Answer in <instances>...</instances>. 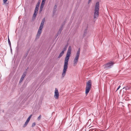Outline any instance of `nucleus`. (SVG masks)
Segmentation results:
<instances>
[{"mask_svg":"<svg viewBox=\"0 0 131 131\" xmlns=\"http://www.w3.org/2000/svg\"><path fill=\"white\" fill-rule=\"evenodd\" d=\"M71 46L69 47L67 53L66 57L64 60V63L63 66V71L62 74V78L64 77L65 75L66 72L68 67V63L69 57L70 56L71 53Z\"/></svg>","mask_w":131,"mask_h":131,"instance_id":"1","label":"nucleus"},{"mask_svg":"<svg viewBox=\"0 0 131 131\" xmlns=\"http://www.w3.org/2000/svg\"><path fill=\"white\" fill-rule=\"evenodd\" d=\"M45 21V18H44L42 19L37 34L36 36V39H38L41 34L42 30L43 27L44 23Z\"/></svg>","mask_w":131,"mask_h":131,"instance_id":"2","label":"nucleus"},{"mask_svg":"<svg viewBox=\"0 0 131 131\" xmlns=\"http://www.w3.org/2000/svg\"><path fill=\"white\" fill-rule=\"evenodd\" d=\"M99 2H97L96 4L94 16V19H97L99 15Z\"/></svg>","mask_w":131,"mask_h":131,"instance_id":"3","label":"nucleus"},{"mask_svg":"<svg viewBox=\"0 0 131 131\" xmlns=\"http://www.w3.org/2000/svg\"><path fill=\"white\" fill-rule=\"evenodd\" d=\"M80 49L79 48L77 51L76 56L73 61L74 66H75L77 64L80 55Z\"/></svg>","mask_w":131,"mask_h":131,"instance_id":"4","label":"nucleus"},{"mask_svg":"<svg viewBox=\"0 0 131 131\" xmlns=\"http://www.w3.org/2000/svg\"><path fill=\"white\" fill-rule=\"evenodd\" d=\"M92 86V83L91 81L89 80L87 83L86 87L85 94L86 95L88 94Z\"/></svg>","mask_w":131,"mask_h":131,"instance_id":"5","label":"nucleus"},{"mask_svg":"<svg viewBox=\"0 0 131 131\" xmlns=\"http://www.w3.org/2000/svg\"><path fill=\"white\" fill-rule=\"evenodd\" d=\"M114 64L113 62L110 61L104 65V68H110Z\"/></svg>","mask_w":131,"mask_h":131,"instance_id":"6","label":"nucleus"},{"mask_svg":"<svg viewBox=\"0 0 131 131\" xmlns=\"http://www.w3.org/2000/svg\"><path fill=\"white\" fill-rule=\"evenodd\" d=\"M54 93V98L56 99H58L59 96V94L58 89L56 88L55 89Z\"/></svg>","mask_w":131,"mask_h":131,"instance_id":"7","label":"nucleus"},{"mask_svg":"<svg viewBox=\"0 0 131 131\" xmlns=\"http://www.w3.org/2000/svg\"><path fill=\"white\" fill-rule=\"evenodd\" d=\"M31 116H32V115H31L27 119V120L26 121V122L25 123V124H24V125L23 126V127H25L27 126V125L28 124V123L29 122V121L31 117Z\"/></svg>","mask_w":131,"mask_h":131,"instance_id":"8","label":"nucleus"},{"mask_svg":"<svg viewBox=\"0 0 131 131\" xmlns=\"http://www.w3.org/2000/svg\"><path fill=\"white\" fill-rule=\"evenodd\" d=\"M26 74V72H24L23 73V75L20 80L19 83H20L22 82L23 81L24 78L25 77Z\"/></svg>","mask_w":131,"mask_h":131,"instance_id":"9","label":"nucleus"},{"mask_svg":"<svg viewBox=\"0 0 131 131\" xmlns=\"http://www.w3.org/2000/svg\"><path fill=\"white\" fill-rule=\"evenodd\" d=\"M64 52L63 51H62L59 54V56H58V58H60L64 54Z\"/></svg>","mask_w":131,"mask_h":131,"instance_id":"10","label":"nucleus"},{"mask_svg":"<svg viewBox=\"0 0 131 131\" xmlns=\"http://www.w3.org/2000/svg\"><path fill=\"white\" fill-rule=\"evenodd\" d=\"M45 1L42 0L40 6L43 7L44 5L45 4Z\"/></svg>","mask_w":131,"mask_h":131,"instance_id":"11","label":"nucleus"},{"mask_svg":"<svg viewBox=\"0 0 131 131\" xmlns=\"http://www.w3.org/2000/svg\"><path fill=\"white\" fill-rule=\"evenodd\" d=\"M39 9V7H36L34 10V12L38 13V11Z\"/></svg>","mask_w":131,"mask_h":131,"instance_id":"12","label":"nucleus"},{"mask_svg":"<svg viewBox=\"0 0 131 131\" xmlns=\"http://www.w3.org/2000/svg\"><path fill=\"white\" fill-rule=\"evenodd\" d=\"M37 13L34 12V14H33L32 18H35L36 17Z\"/></svg>","mask_w":131,"mask_h":131,"instance_id":"13","label":"nucleus"},{"mask_svg":"<svg viewBox=\"0 0 131 131\" xmlns=\"http://www.w3.org/2000/svg\"><path fill=\"white\" fill-rule=\"evenodd\" d=\"M8 44L9 45V46H10V47L11 48V43H10V40H9V38L8 37Z\"/></svg>","mask_w":131,"mask_h":131,"instance_id":"14","label":"nucleus"},{"mask_svg":"<svg viewBox=\"0 0 131 131\" xmlns=\"http://www.w3.org/2000/svg\"><path fill=\"white\" fill-rule=\"evenodd\" d=\"M40 3V1H38L36 5V7H39Z\"/></svg>","mask_w":131,"mask_h":131,"instance_id":"15","label":"nucleus"},{"mask_svg":"<svg viewBox=\"0 0 131 131\" xmlns=\"http://www.w3.org/2000/svg\"><path fill=\"white\" fill-rule=\"evenodd\" d=\"M43 7H42V6H40V13H41L42 11V10L43 9Z\"/></svg>","mask_w":131,"mask_h":131,"instance_id":"16","label":"nucleus"},{"mask_svg":"<svg viewBox=\"0 0 131 131\" xmlns=\"http://www.w3.org/2000/svg\"><path fill=\"white\" fill-rule=\"evenodd\" d=\"M63 25H62L61 27L60 28L59 30L61 32L63 29Z\"/></svg>","mask_w":131,"mask_h":131,"instance_id":"17","label":"nucleus"},{"mask_svg":"<svg viewBox=\"0 0 131 131\" xmlns=\"http://www.w3.org/2000/svg\"><path fill=\"white\" fill-rule=\"evenodd\" d=\"M41 115H40L38 117L37 119L38 120H39L41 118Z\"/></svg>","mask_w":131,"mask_h":131,"instance_id":"18","label":"nucleus"},{"mask_svg":"<svg viewBox=\"0 0 131 131\" xmlns=\"http://www.w3.org/2000/svg\"><path fill=\"white\" fill-rule=\"evenodd\" d=\"M61 31H60L59 30L58 31V32L57 35V36H58V35H60V33H61Z\"/></svg>","mask_w":131,"mask_h":131,"instance_id":"19","label":"nucleus"},{"mask_svg":"<svg viewBox=\"0 0 131 131\" xmlns=\"http://www.w3.org/2000/svg\"><path fill=\"white\" fill-rule=\"evenodd\" d=\"M67 49V48H66V47H64L63 49V50L62 51H63V52H64V51H65Z\"/></svg>","mask_w":131,"mask_h":131,"instance_id":"20","label":"nucleus"},{"mask_svg":"<svg viewBox=\"0 0 131 131\" xmlns=\"http://www.w3.org/2000/svg\"><path fill=\"white\" fill-rule=\"evenodd\" d=\"M35 125H36L35 123V122L33 123L32 124V127H34L35 126Z\"/></svg>","mask_w":131,"mask_h":131,"instance_id":"21","label":"nucleus"},{"mask_svg":"<svg viewBox=\"0 0 131 131\" xmlns=\"http://www.w3.org/2000/svg\"><path fill=\"white\" fill-rule=\"evenodd\" d=\"M7 0H3V3H5L7 1Z\"/></svg>","mask_w":131,"mask_h":131,"instance_id":"22","label":"nucleus"},{"mask_svg":"<svg viewBox=\"0 0 131 131\" xmlns=\"http://www.w3.org/2000/svg\"><path fill=\"white\" fill-rule=\"evenodd\" d=\"M86 30H87L86 29L84 31V34H86Z\"/></svg>","mask_w":131,"mask_h":131,"instance_id":"23","label":"nucleus"},{"mask_svg":"<svg viewBox=\"0 0 131 131\" xmlns=\"http://www.w3.org/2000/svg\"><path fill=\"white\" fill-rule=\"evenodd\" d=\"M120 87H121V86H119L117 88V90H118Z\"/></svg>","mask_w":131,"mask_h":131,"instance_id":"24","label":"nucleus"},{"mask_svg":"<svg viewBox=\"0 0 131 131\" xmlns=\"http://www.w3.org/2000/svg\"><path fill=\"white\" fill-rule=\"evenodd\" d=\"M68 46V44H67V45H66V46H65V47H66V48H67V47Z\"/></svg>","mask_w":131,"mask_h":131,"instance_id":"25","label":"nucleus"},{"mask_svg":"<svg viewBox=\"0 0 131 131\" xmlns=\"http://www.w3.org/2000/svg\"><path fill=\"white\" fill-rule=\"evenodd\" d=\"M92 0H89V1L88 2V4H89V3L91 2Z\"/></svg>","mask_w":131,"mask_h":131,"instance_id":"26","label":"nucleus"},{"mask_svg":"<svg viewBox=\"0 0 131 131\" xmlns=\"http://www.w3.org/2000/svg\"><path fill=\"white\" fill-rule=\"evenodd\" d=\"M57 7V6L56 5H55L54 6V8L55 9H56Z\"/></svg>","mask_w":131,"mask_h":131,"instance_id":"27","label":"nucleus"},{"mask_svg":"<svg viewBox=\"0 0 131 131\" xmlns=\"http://www.w3.org/2000/svg\"><path fill=\"white\" fill-rule=\"evenodd\" d=\"M128 89V88H126V90H127Z\"/></svg>","mask_w":131,"mask_h":131,"instance_id":"28","label":"nucleus"},{"mask_svg":"<svg viewBox=\"0 0 131 131\" xmlns=\"http://www.w3.org/2000/svg\"><path fill=\"white\" fill-rule=\"evenodd\" d=\"M10 48V50H11V51H12V49L11 48H11Z\"/></svg>","mask_w":131,"mask_h":131,"instance_id":"29","label":"nucleus"},{"mask_svg":"<svg viewBox=\"0 0 131 131\" xmlns=\"http://www.w3.org/2000/svg\"><path fill=\"white\" fill-rule=\"evenodd\" d=\"M42 0L43 1H45L46 0Z\"/></svg>","mask_w":131,"mask_h":131,"instance_id":"30","label":"nucleus"}]
</instances>
